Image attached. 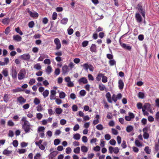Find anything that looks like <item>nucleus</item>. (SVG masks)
Listing matches in <instances>:
<instances>
[{
	"instance_id": "f257e3e1",
	"label": "nucleus",
	"mask_w": 159,
	"mask_h": 159,
	"mask_svg": "<svg viewBox=\"0 0 159 159\" xmlns=\"http://www.w3.org/2000/svg\"><path fill=\"white\" fill-rule=\"evenodd\" d=\"M106 97L107 99H120L121 98L122 95L120 93H118L117 95L113 94L111 99L110 93L107 92L106 95Z\"/></svg>"
},
{
	"instance_id": "f03ea898",
	"label": "nucleus",
	"mask_w": 159,
	"mask_h": 159,
	"mask_svg": "<svg viewBox=\"0 0 159 159\" xmlns=\"http://www.w3.org/2000/svg\"><path fill=\"white\" fill-rule=\"evenodd\" d=\"M31 125H30V123L28 121H25L22 125V128L24 130L26 133H28L30 131L31 128Z\"/></svg>"
},
{
	"instance_id": "7ed1b4c3",
	"label": "nucleus",
	"mask_w": 159,
	"mask_h": 159,
	"mask_svg": "<svg viewBox=\"0 0 159 159\" xmlns=\"http://www.w3.org/2000/svg\"><path fill=\"white\" fill-rule=\"evenodd\" d=\"M26 74V72L24 70V73L22 71V70H21L19 73L18 75V78L19 80H21L25 78V75Z\"/></svg>"
},
{
	"instance_id": "20e7f679",
	"label": "nucleus",
	"mask_w": 159,
	"mask_h": 159,
	"mask_svg": "<svg viewBox=\"0 0 159 159\" xmlns=\"http://www.w3.org/2000/svg\"><path fill=\"white\" fill-rule=\"evenodd\" d=\"M54 43L56 45V49L59 50L61 48V43L59 39L58 38H56L54 40Z\"/></svg>"
},
{
	"instance_id": "39448f33",
	"label": "nucleus",
	"mask_w": 159,
	"mask_h": 159,
	"mask_svg": "<svg viewBox=\"0 0 159 159\" xmlns=\"http://www.w3.org/2000/svg\"><path fill=\"white\" fill-rule=\"evenodd\" d=\"M20 58L22 60L28 61L30 58V56L29 53H25L20 56Z\"/></svg>"
},
{
	"instance_id": "423d86ee",
	"label": "nucleus",
	"mask_w": 159,
	"mask_h": 159,
	"mask_svg": "<svg viewBox=\"0 0 159 159\" xmlns=\"http://www.w3.org/2000/svg\"><path fill=\"white\" fill-rule=\"evenodd\" d=\"M56 92L54 90H51L50 91V99H59L55 98Z\"/></svg>"
},
{
	"instance_id": "0eeeda50",
	"label": "nucleus",
	"mask_w": 159,
	"mask_h": 159,
	"mask_svg": "<svg viewBox=\"0 0 159 159\" xmlns=\"http://www.w3.org/2000/svg\"><path fill=\"white\" fill-rule=\"evenodd\" d=\"M58 153V152L57 151H55L51 152L48 155V156H49V159H53V157H56Z\"/></svg>"
},
{
	"instance_id": "6e6552de",
	"label": "nucleus",
	"mask_w": 159,
	"mask_h": 159,
	"mask_svg": "<svg viewBox=\"0 0 159 159\" xmlns=\"http://www.w3.org/2000/svg\"><path fill=\"white\" fill-rule=\"evenodd\" d=\"M69 69L67 65H65L62 68L63 74L65 75L69 72Z\"/></svg>"
},
{
	"instance_id": "1a4fd4ad",
	"label": "nucleus",
	"mask_w": 159,
	"mask_h": 159,
	"mask_svg": "<svg viewBox=\"0 0 159 159\" xmlns=\"http://www.w3.org/2000/svg\"><path fill=\"white\" fill-rule=\"evenodd\" d=\"M28 13L30 14V15L31 17L37 18L39 16V14L36 12L33 13L30 11H29Z\"/></svg>"
},
{
	"instance_id": "9d476101",
	"label": "nucleus",
	"mask_w": 159,
	"mask_h": 159,
	"mask_svg": "<svg viewBox=\"0 0 159 159\" xmlns=\"http://www.w3.org/2000/svg\"><path fill=\"white\" fill-rule=\"evenodd\" d=\"M11 75L13 79L17 78V72L15 69H13L12 70V71L11 72Z\"/></svg>"
},
{
	"instance_id": "9b49d317",
	"label": "nucleus",
	"mask_w": 159,
	"mask_h": 159,
	"mask_svg": "<svg viewBox=\"0 0 159 159\" xmlns=\"http://www.w3.org/2000/svg\"><path fill=\"white\" fill-rule=\"evenodd\" d=\"M118 83L119 89L120 90L124 88V83L123 80L121 79L119 80L118 81Z\"/></svg>"
},
{
	"instance_id": "f8f14e48",
	"label": "nucleus",
	"mask_w": 159,
	"mask_h": 159,
	"mask_svg": "<svg viewBox=\"0 0 159 159\" xmlns=\"http://www.w3.org/2000/svg\"><path fill=\"white\" fill-rule=\"evenodd\" d=\"M135 18L137 22L140 23L142 21V18L140 14L139 13H137L135 15Z\"/></svg>"
},
{
	"instance_id": "ddd939ff",
	"label": "nucleus",
	"mask_w": 159,
	"mask_h": 159,
	"mask_svg": "<svg viewBox=\"0 0 159 159\" xmlns=\"http://www.w3.org/2000/svg\"><path fill=\"white\" fill-rule=\"evenodd\" d=\"M13 39L16 41L19 42L21 41L22 38L19 35H14L13 36Z\"/></svg>"
},
{
	"instance_id": "4468645a",
	"label": "nucleus",
	"mask_w": 159,
	"mask_h": 159,
	"mask_svg": "<svg viewBox=\"0 0 159 159\" xmlns=\"http://www.w3.org/2000/svg\"><path fill=\"white\" fill-rule=\"evenodd\" d=\"M138 9L139 12H140L142 16L145 18V12L143 10L142 7L141 6H139L138 7Z\"/></svg>"
},
{
	"instance_id": "2eb2a0df",
	"label": "nucleus",
	"mask_w": 159,
	"mask_h": 159,
	"mask_svg": "<svg viewBox=\"0 0 159 159\" xmlns=\"http://www.w3.org/2000/svg\"><path fill=\"white\" fill-rule=\"evenodd\" d=\"M78 82L79 83H83L85 84L87 83L88 81L87 79L85 77H83L79 80Z\"/></svg>"
},
{
	"instance_id": "dca6fc26",
	"label": "nucleus",
	"mask_w": 159,
	"mask_h": 159,
	"mask_svg": "<svg viewBox=\"0 0 159 159\" xmlns=\"http://www.w3.org/2000/svg\"><path fill=\"white\" fill-rule=\"evenodd\" d=\"M90 51L92 52H95L96 51L97 47L94 44H92L90 48Z\"/></svg>"
},
{
	"instance_id": "f3484780",
	"label": "nucleus",
	"mask_w": 159,
	"mask_h": 159,
	"mask_svg": "<svg viewBox=\"0 0 159 159\" xmlns=\"http://www.w3.org/2000/svg\"><path fill=\"white\" fill-rule=\"evenodd\" d=\"M24 91V90L18 87L16 89L11 90V91L13 93H15L18 92H20Z\"/></svg>"
},
{
	"instance_id": "a211bd4d",
	"label": "nucleus",
	"mask_w": 159,
	"mask_h": 159,
	"mask_svg": "<svg viewBox=\"0 0 159 159\" xmlns=\"http://www.w3.org/2000/svg\"><path fill=\"white\" fill-rule=\"evenodd\" d=\"M2 73L5 77H7L8 75V72L7 69V68L4 69L2 70Z\"/></svg>"
},
{
	"instance_id": "6ab92c4d",
	"label": "nucleus",
	"mask_w": 159,
	"mask_h": 159,
	"mask_svg": "<svg viewBox=\"0 0 159 159\" xmlns=\"http://www.w3.org/2000/svg\"><path fill=\"white\" fill-rule=\"evenodd\" d=\"M121 44L122 47H123V48H125V49L129 50H130L131 49V48L130 46H127L126 44L125 43H123L122 44Z\"/></svg>"
},
{
	"instance_id": "aec40b11",
	"label": "nucleus",
	"mask_w": 159,
	"mask_h": 159,
	"mask_svg": "<svg viewBox=\"0 0 159 159\" xmlns=\"http://www.w3.org/2000/svg\"><path fill=\"white\" fill-rule=\"evenodd\" d=\"M134 127L132 125H128L126 128V130L127 132L129 133L133 130Z\"/></svg>"
},
{
	"instance_id": "412c9836",
	"label": "nucleus",
	"mask_w": 159,
	"mask_h": 159,
	"mask_svg": "<svg viewBox=\"0 0 159 159\" xmlns=\"http://www.w3.org/2000/svg\"><path fill=\"white\" fill-rule=\"evenodd\" d=\"M12 151H9L7 149H5L3 152L2 153L4 155H8L12 153Z\"/></svg>"
},
{
	"instance_id": "4be33fe9",
	"label": "nucleus",
	"mask_w": 159,
	"mask_h": 159,
	"mask_svg": "<svg viewBox=\"0 0 159 159\" xmlns=\"http://www.w3.org/2000/svg\"><path fill=\"white\" fill-rule=\"evenodd\" d=\"M10 21V19L8 18H6L2 20V23L4 24H8Z\"/></svg>"
},
{
	"instance_id": "5701e85b",
	"label": "nucleus",
	"mask_w": 159,
	"mask_h": 159,
	"mask_svg": "<svg viewBox=\"0 0 159 159\" xmlns=\"http://www.w3.org/2000/svg\"><path fill=\"white\" fill-rule=\"evenodd\" d=\"M138 97L139 98L143 99L145 97L144 93L141 92H139L138 95Z\"/></svg>"
},
{
	"instance_id": "b1692460",
	"label": "nucleus",
	"mask_w": 159,
	"mask_h": 159,
	"mask_svg": "<svg viewBox=\"0 0 159 159\" xmlns=\"http://www.w3.org/2000/svg\"><path fill=\"white\" fill-rule=\"evenodd\" d=\"M73 138L76 140H79L80 138V134L78 133L74 134L73 135Z\"/></svg>"
},
{
	"instance_id": "393cba45",
	"label": "nucleus",
	"mask_w": 159,
	"mask_h": 159,
	"mask_svg": "<svg viewBox=\"0 0 159 159\" xmlns=\"http://www.w3.org/2000/svg\"><path fill=\"white\" fill-rule=\"evenodd\" d=\"M68 21V18H64L61 20V23L63 25H66Z\"/></svg>"
},
{
	"instance_id": "a878e982",
	"label": "nucleus",
	"mask_w": 159,
	"mask_h": 159,
	"mask_svg": "<svg viewBox=\"0 0 159 159\" xmlns=\"http://www.w3.org/2000/svg\"><path fill=\"white\" fill-rule=\"evenodd\" d=\"M34 68L37 70H40L41 68V66L39 63H37L34 65Z\"/></svg>"
},
{
	"instance_id": "bb28decb",
	"label": "nucleus",
	"mask_w": 159,
	"mask_h": 159,
	"mask_svg": "<svg viewBox=\"0 0 159 159\" xmlns=\"http://www.w3.org/2000/svg\"><path fill=\"white\" fill-rule=\"evenodd\" d=\"M89 65L88 63L84 64L82 65L84 69L86 71H88L89 68Z\"/></svg>"
},
{
	"instance_id": "cd10ccee",
	"label": "nucleus",
	"mask_w": 159,
	"mask_h": 159,
	"mask_svg": "<svg viewBox=\"0 0 159 159\" xmlns=\"http://www.w3.org/2000/svg\"><path fill=\"white\" fill-rule=\"evenodd\" d=\"M88 150V148L85 146H82L81 147V150L83 152H86Z\"/></svg>"
},
{
	"instance_id": "c85d7f7f",
	"label": "nucleus",
	"mask_w": 159,
	"mask_h": 159,
	"mask_svg": "<svg viewBox=\"0 0 159 159\" xmlns=\"http://www.w3.org/2000/svg\"><path fill=\"white\" fill-rule=\"evenodd\" d=\"M116 61L114 59L111 60L109 61V63L111 66L116 65Z\"/></svg>"
},
{
	"instance_id": "c756f323",
	"label": "nucleus",
	"mask_w": 159,
	"mask_h": 159,
	"mask_svg": "<svg viewBox=\"0 0 159 159\" xmlns=\"http://www.w3.org/2000/svg\"><path fill=\"white\" fill-rule=\"evenodd\" d=\"M52 71V68L50 66H48L46 69V72L48 74H50Z\"/></svg>"
},
{
	"instance_id": "7c9ffc66",
	"label": "nucleus",
	"mask_w": 159,
	"mask_h": 159,
	"mask_svg": "<svg viewBox=\"0 0 159 159\" xmlns=\"http://www.w3.org/2000/svg\"><path fill=\"white\" fill-rule=\"evenodd\" d=\"M49 93V92L48 90H46L43 92V96L44 98H45L48 96Z\"/></svg>"
},
{
	"instance_id": "2f4dec72",
	"label": "nucleus",
	"mask_w": 159,
	"mask_h": 159,
	"mask_svg": "<svg viewBox=\"0 0 159 159\" xmlns=\"http://www.w3.org/2000/svg\"><path fill=\"white\" fill-rule=\"evenodd\" d=\"M15 31L18 33L20 35L23 34V33L21 31L19 27H18L15 29Z\"/></svg>"
},
{
	"instance_id": "473e14b6",
	"label": "nucleus",
	"mask_w": 159,
	"mask_h": 159,
	"mask_svg": "<svg viewBox=\"0 0 159 159\" xmlns=\"http://www.w3.org/2000/svg\"><path fill=\"white\" fill-rule=\"evenodd\" d=\"M59 96L60 98H64L66 96V94L64 92H61L59 93Z\"/></svg>"
},
{
	"instance_id": "72a5a7b5",
	"label": "nucleus",
	"mask_w": 159,
	"mask_h": 159,
	"mask_svg": "<svg viewBox=\"0 0 159 159\" xmlns=\"http://www.w3.org/2000/svg\"><path fill=\"white\" fill-rule=\"evenodd\" d=\"M96 127L97 129L98 130H102L103 129V125L100 124L97 125Z\"/></svg>"
},
{
	"instance_id": "f704fd0d",
	"label": "nucleus",
	"mask_w": 159,
	"mask_h": 159,
	"mask_svg": "<svg viewBox=\"0 0 159 159\" xmlns=\"http://www.w3.org/2000/svg\"><path fill=\"white\" fill-rule=\"evenodd\" d=\"M80 148L79 147H77L74 150V152L77 154L79 153L80 151Z\"/></svg>"
},
{
	"instance_id": "c9c22d12",
	"label": "nucleus",
	"mask_w": 159,
	"mask_h": 159,
	"mask_svg": "<svg viewBox=\"0 0 159 159\" xmlns=\"http://www.w3.org/2000/svg\"><path fill=\"white\" fill-rule=\"evenodd\" d=\"M103 74L101 73L98 74L96 78V80L98 81H99L100 80Z\"/></svg>"
},
{
	"instance_id": "e433bc0d",
	"label": "nucleus",
	"mask_w": 159,
	"mask_h": 159,
	"mask_svg": "<svg viewBox=\"0 0 159 159\" xmlns=\"http://www.w3.org/2000/svg\"><path fill=\"white\" fill-rule=\"evenodd\" d=\"M144 151L147 154H150L151 152V150L149 149V147L148 146L146 147Z\"/></svg>"
},
{
	"instance_id": "4c0bfd02",
	"label": "nucleus",
	"mask_w": 159,
	"mask_h": 159,
	"mask_svg": "<svg viewBox=\"0 0 159 159\" xmlns=\"http://www.w3.org/2000/svg\"><path fill=\"white\" fill-rule=\"evenodd\" d=\"M55 111L56 113L58 114H61L62 112L61 109L58 108H56Z\"/></svg>"
},
{
	"instance_id": "58836bf2",
	"label": "nucleus",
	"mask_w": 159,
	"mask_h": 159,
	"mask_svg": "<svg viewBox=\"0 0 159 159\" xmlns=\"http://www.w3.org/2000/svg\"><path fill=\"white\" fill-rule=\"evenodd\" d=\"M60 143V140L58 139H56L54 141V145L57 146Z\"/></svg>"
},
{
	"instance_id": "ea45409f",
	"label": "nucleus",
	"mask_w": 159,
	"mask_h": 159,
	"mask_svg": "<svg viewBox=\"0 0 159 159\" xmlns=\"http://www.w3.org/2000/svg\"><path fill=\"white\" fill-rule=\"evenodd\" d=\"M12 144L15 147H17L18 145V141L16 140H14L13 141Z\"/></svg>"
},
{
	"instance_id": "a19ab883",
	"label": "nucleus",
	"mask_w": 159,
	"mask_h": 159,
	"mask_svg": "<svg viewBox=\"0 0 159 159\" xmlns=\"http://www.w3.org/2000/svg\"><path fill=\"white\" fill-rule=\"evenodd\" d=\"M26 152V150L25 149H18V152L19 154L24 153Z\"/></svg>"
},
{
	"instance_id": "79ce46f5",
	"label": "nucleus",
	"mask_w": 159,
	"mask_h": 159,
	"mask_svg": "<svg viewBox=\"0 0 159 159\" xmlns=\"http://www.w3.org/2000/svg\"><path fill=\"white\" fill-rule=\"evenodd\" d=\"M34 25V22L33 21H31L28 24V26L30 28H33Z\"/></svg>"
},
{
	"instance_id": "37998d69",
	"label": "nucleus",
	"mask_w": 159,
	"mask_h": 159,
	"mask_svg": "<svg viewBox=\"0 0 159 159\" xmlns=\"http://www.w3.org/2000/svg\"><path fill=\"white\" fill-rule=\"evenodd\" d=\"M43 107L41 104H39L37 107V110L38 111H41L43 110Z\"/></svg>"
},
{
	"instance_id": "c03bdc74",
	"label": "nucleus",
	"mask_w": 159,
	"mask_h": 159,
	"mask_svg": "<svg viewBox=\"0 0 159 159\" xmlns=\"http://www.w3.org/2000/svg\"><path fill=\"white\" fill-rule=\"evenodd\" d=\"M135 145L138 147H139L142 146V144L138 140H136L135 141Z\"/></svg>"
},
{
	"instance_id": "a18cd8bd",
	"label": "nucleus",
	"mask_w": 159,
	"mask_h": 159,
	"mask_svg": "<svg viewBox=\"0 0 159 159\" xmlns=\"http://www.w3.org/2000/svg\"><path fill=\"white\" fill-rule=\"evenodd\" d=\"M35 82V80L34 78H32L30 80L29 82V84L30 85H32Z\"/></svg>"
},
{
	"instance_id": "49530a36",
	"label": "nucleus",
	"mask_w": 159,
	"mask_h": 159,
	"mask_svg": "<svg viewBox=\"0 0 159 159\" xmlns=\"http://www.w3.org/2000/svg\"><path fill=\"white\" fill-rule=\"evenodd\" d=\"M72 109L73 111H76L78 110V108L77 105H74L72 106Z\"/></svg>"
},
{
	"instance_id": "de8ad7c7",
	"label": "nucleus",
	"mask_w": 159,
	"mask_h": 159,
	"mask_svg": "<svg viewBox=\"0 0 159 159\" xmlns=\"http://www.w3.org/2000/svg\"><path fill=\"white\" fill-rule=\"evenodd\" d=\"M10 27L9 26L7 27L5 29V33L6 34H8L10 32Z\"/></svg>"
},
{
	"instance_id": "09e8293b",
	"label": "nucleus",
	"mask_w": 159,
	"mask_h": 159,
	"mask_svg": "<svg viewBox=\"0 0 159 159\" xmlns=\"http://www.w3.org/2000/svg\"><path fill=\"white\" fill-rule=\"evenodd\" d=\"M102 81L103 83H106L107 82V77L105 76H103L102 75Z\"/></svg>"
},
{
	"instance_id": "8fccbe9b",
	"label": "nucleus",
	"mask_w": 159,
	"mask_h": 159,
	"mask_svg": "<svg viewBox=\"0 0 159 159\" xmlns=\"http://www.w3.org/2000/svg\"><path fill=\"white\" fill-rule=\"evenodd\" d=\"M111 138V136L109 134H107L105 135V139L107 140H110Z\"/></svg>"
},
{
	"instance_id": "3c124183",
	"label": "nucleus",
	"mask_w": 159,
	"mask_h": 159,
	"mask_svg": "<svg viewBox=\"0 0 159 159\" xmlns=\"http://www.w3.org/2000/svg\"><path fill=\"white\" fill-rule=\"evenodd\" d=\"M57 13L54 12L53 13L52 15V19L53 20H55L57 19Z\"/></svg>"
},
{
	"instance_id": "603ef678",
	"label": "nucleus",
	"mask_w": 159,
	"mask_h": 159,
	"mask_svg": "<svg viewBox=\"0 0 159 159\" xmlns=\"http://www.w3.org/2000/svg\"><path fill=\"white\" fill-rule=\"evenodd\" d=\"M107 58L110 60L112 59L113 58V56L112 54H107Z\"/></svg>"
},
{
	"instance_id": "864d4df0",
	"label": "nucleus",
	"mask_w": 159,
	"mask_h": 159,
	"mask_svg": "<svg viewBox=\"0 0 159 159\" xmlns=\"http://www.w3.org/2000/svg\"><path fill=\"white\" fill-rule=\"evenodd\" d=\"M86 93V92L84 90H81L80 92V94L81 96H84Z\"/></svg>"
},
{
	"instance_id": "5fc2aeb1",
	"label": "nucleus",
	"mask_w": 159,
	"mask_h": 159,
	"mask_svg": "<svg viewBox=\"0 0 159 159\" xmlns=\"http://www.w3.org/2000/svg\"><path fill=\"white\" fill-rule=\"evenodd\" d=\"M45 129V128L43 126L39 127L38 129V132H44V130Z\"/></svg>"
},
{
	"instance_id": "6e6d98bb",
	"label": "nucleus",
	"mask_w": 159,
	"mask_h": 159,
	"mask_svg": "<svg viewBox=\"0 0 159 159\" xmlns=\"http://www.w3.org/2000/svg\"><path fill=\"white\" fill-rule=\"evenodd\" d=\"M138 39L140 41H143L144 39L143 35V34H140L138 37Z\"/></svg>"
},
{
	"instance_id": "4d7b16f0",
	"label": "nucleus",
	"mask_w": 159,
	"mask_h": 159,
	"mask_svg": "<svg viewBox=\"0 0 159 159\" xmlns=\"http://www.w3.org/2000/svg\"><path fill=\"white\" fill-rule=\"evenodd\" d=\"M44 62L45 64L49 65L51 64V61L49 59H46L44 60Z\"/></svg>"
},
{
	"instance_id": "13d9d810",
	"label": "nucleus",
	"mask_w": 159,
	"mask_h": 159,
	"mask_svg": "<svg viewBox=\"0 0 159 159\" xmlns=\"http://www.w3.org/2000/svg\"><path fill=\"white\" fill-rule=\"evenodd\" d=\"M109 143L111 145L114 146L116 144V141L114 139H112L110 140Z\"/></svg>"
},
{
	"instance_id": "bf43d9fd",
	"label": "nucleus",
	"mask_w": 159,
	"mask_h": 159,
	"mask_svg": "<svg viewBox=\"0 0 159 159\" xmlns=\"http://www.w3.org/2000/svg\"><path fill=\"white\" fill-rule=\"evenodd\" d=\"M88 44V41H84L82 43V46L83 47H86Z\"/></svg>"
},
{
	"instance_id": "052dcab7",
	"label": "nucleus",
	"mask_w": 159,
	"mask_h": 159,
	"mask_svg": "<svg viewBox=\"0 0 159 159\" xmlns=\"http://www.w3.org/2000/svg\"><path fill=\"white\" fill-rule=\"evenodd\" d=\"M112 133L113 134L116 135L118 134V132L115 129L112 128L111 129Z\"/></svg>"
},
{
	"instance_id": "680f3d73",
	"label": "nucleus",
	"mask_w": 159,
	"mask_h": 159,
	"mask_svg": "<svg viewBox=\"0 0 159 159\" xmlns=\"http://www.w3.org/2000/svg\"><path fill=\"white\" fill-rule=\"evenodd\" d=\"M60 71L59 68H57L54 72L55 74L56 75H58L60 73Z\"/></svg>"
},
{
	"instance_id": "e2e57ef3",
	"label": "nucleus",
	"mask_w": 159,
	"mask_h": 159,
	"mask_svg": "<svg viewBox=\"0 0 159 159\" xmlns=\"http://www.w3.org/2000/svg\"><path fill=\"white\" fill-rule=\"evenodd\" d=\"M82 141L84 143L87 142L88 141L87 137L86 136H83L82 138Z\"/></svg>"
},
{
	"instance_id": "0e129e2a",
	"label": "nucleus",
	"mask_w": 159,
	"mask_h": 159,
	"mask_svg": "<svg viewBox=\"0 0 159 159\" xmlns=\"http://www.w3.org/2000/svg\"><path fill=\"white\" fill-rule=\"evenodd\" d=\"M128 115L132 119H134L135 117L134 114L130 112H129Z\"/></svg>"
},
{
	"instance_id": "69168bd1",
	"label": "nucleus",
	"mask_w": 159,
	"mask_h": 159,
	"mask_svg": "<svg viewBox=\"0 0 159 159\" xmlns=\"http://www.w3.org/2000/svg\"><path fill=\"white\" fill-rule=\"evenodd\" d=\"M36 116L38 119L40 120L43 117V115L41 113H39L37 114Z\"/></svg>"
},
{
	"instance_id": "338daca9",
	"label": "nucleus",
	"mask_w": 159,
	"mask_h": 159,
	"mask_svg": "<svg viewBox=\"0 0 159 159\" xmlns=\"http://www.w3.org/2000/svg\"><path fill=\"white\" fill-rule=\"evenodd\" d=\"M66 120L64 119H61L60 121V123L62 125H65L66 123Z\"/></svg>"
},
{
	"instance_id": "774afa93",
	"label": "nucleus",
	"mask_w": 159,
	"mask_h": 159,
	"mask_svg": "<svg viewBox=\"0 0 159 159\" xmlns=\"http://www.w3.org/2000/svg\"><path fill=\"white\" fill-rule=\"evenodd\" d=\"M155 119L157 121L159 120V111L157 112L155 116Z\"/></svg>"
}]
</instances>
